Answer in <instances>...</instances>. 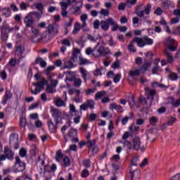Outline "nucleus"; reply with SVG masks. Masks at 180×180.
Wrapping results in <instances>:
<instances>
[{"label": "nucleus", "mask_w": 180, "mask_h": 180, "mask_svg": "<svg viewBox=\"0 0 180 180\" xmlns=\"http://www.w3.org/2000/svg\"><path fill=\"white\" fill-rule=\"evenodd\" d=\"M52 116L54 119V122L56 124H54V122H53V120H49L48 121V126L50 131V133H56L57 131V125L60 124V122H62L63 118V113L58 110H54L53 113L52 114Z\"/></svg>", "instance_id": "1"}, {"label": "nucleus", "mask_w": 180, "mask_h": 180, "mask_svg": "<svg viewBox=\"0 0 180 180\" xmlns=\"http://www.w3.org/2000/svg\"><path fill=\"white\" fill-rule=\"evenodd\" d=\"M146 91L148 92L146 98L141 97L139 98V101L142 105H143V106H146V108H151L153 101H154V96L157 94V91H155V89H148Z\"/></svg>", "instance_id": "2"}, {"label": "nucleus", "mask_w": 180, "mask_h": 180, "mask_svg": "<svg viewBox=\"0 0 180 180\" xmlns=\"http://www.w3.org/2000/svg\"><path fill=\"white\" fill-rule=\"evenodd\" d=\"M49 84V81H47L44 77L41 79V81H39L36 83H32L33 86H35L34 90H31V92L33 95H37V94H40L43 89H44V85H47Z\"/></svg>", "instance_id": "3"}, {"label": "nucleus", "mask_w": 180, "mask_h": 180, "mask_svg": "<svg viewBox=\"0 0 180 180\" xmlns=\"http://www.w3.org/2000/svg\"><path fill=\"white\" fill-rule=\"evenodd\" d=\"M25 169H26V163L22 162L19 156H16L15 164L12 167L13 172L18 174V172H23Z\"/></svg>", "instance_id": "4"}, {"label": "nucleus", "mask_w": 180, "mask_h": 180, "mask_svg": "<svg viewBox=\"0 0 180 180\" xmlns=\"http://www.w3.org/2000/svg\"><path fill=\"white\" fill-rule=\"evenodd\" d=\"M143 4H141L136 7L135 13L139 16V18H143L144 16V13L146 15H150V12H151V4H147L145 7L144 10L142 8Z\"/></svg>", "instance_id": "5"}, {"label": "nucleus", "mask_w": 180, "mask_h": 180, "mask_svg": "<svg viewBox=\"0 0 180 180\" xmlns=\"http://www.w3.org/2000/svg\"><path fill=\"white\" fill-rule=\"evenodd\" d=\"M132 148L136 150V151H139V150H141L142 152L146 151V146H141V139L139 137H136L133 139Z\"/></svg>", "instance_id": "6"}, {"label": "nucleus", "mask_w": 180, "mask_h": 180, "mask_svg": "<svg viewBox=\"0 0 180 180\" xmlns=\"http://www.w3.org/2000/svg\"><path fill=\"white\" fill-rule=\"evenodd\" d=\"M89 109H95V101L92 99H88L85 103L82 104L79 107L80 110H88Z\"/></svg>", "instance_id": "7"}, {"label": "nucleus", "mask_w": 180, "mask_h": 180, "mask_svg": "<svg viewBox=\"0 0 180 180\" xmlns=\"http://www.w3.org/2000/svg\"><path fill=\"white\" fill-rule=\"evenodd\" d=\"M141 172L138 168L134 169L133 167H130L129 172V179L130 180H140Z\"/></svg>", "instance_id": "8"}, {"label": "nucleus", "mask_w": 180, "mask_h": 180, "mask_svg": "<svg viewBox=\"0 0 180 180\" xmlns=\"http://www.w3.org/2000/svg\"><path fill=\"white\" fill-rule=\"evenodd\" d=\"M110 25H111V26H115V20H113L112 18H109L105 21L102 20L101 22L102 30H108Z\"/></svg>", "instance_id": "9"}, {"label": "nucleus", "mask_w": 180, "mask_h": 180, "mask_svg": "<svg viewBox=\"0 0 180 180\" xmlns=\"http://www.w3.org/2000/svg\"><path fill=\"white\" fill-rule=\"evenodd\" d=\"M97 53L98 57H101V56L106 57V56H111L112 51L108 47L100 46L97 50Z\"/></svg>", "instance_id": "10"}, {"label": "nucleus", "mask_w": 180, "mask_h": 180, "mask_svg": "<svg viewBox=\"0 0 180 180\" xmlns=\"http://www.w3.org/2000/svg\"><path fill=\"white\" fill-rule=\"evenodd\" d=\"M88 147L91 151V153H94V154H96L98 151H99V148H98V146H96V139H93L91 141H87Z\"/></svg>", "instance_id": "11"}, {"label": "nucleus", "mask_w": 180, "mask_h": 180, "mask_svg": "<svg viewBox=\"0 0 180 180\" xmlns=\"http://www.w3.org/2000/svg\"><path fill=\"white\" fill-rule=\"evenodd\" d=\"M76 66L77 65H75V61L70 58V59L68 60H63V66L62 67V70H71Z\"/></svg>", "instance_id": "12"}, {"label": "nucleus", "mask_w": 180, "mask_h": 180, "mask_svg": "<svg viewBox=\"0 0 180 180\" xmlns=\"http://www.w3.org/2000/svg\"><path fill=\"white\" fill-rule=\"evenodd\" d=\"M24 23L26 27H33L34 20H33V17L29 14L24 18Z\"/></svg>", "instance_id": "13"}, {"label": "nucleus", "mask_w": 180, "mask_h": 180, "mask_svg": "<svg viewBox=\"0 0 180 180\" xmlns=\"http://www.w3.org/2000/svg\"><path fill=\"white\" fill-rule=\"evenodd\" d=\"M134 43H136L138 47H144L146 46V42L144 41V37L140 38V37H135L132 39Z\"/></svg>", "instance_id": "14"}, {"label": "nucleus", "mask_w": 180, "mask_h": 180, "mask_svg": "<svg viewBox=\"0 0 180 180\" xmlns=\"http://www.w3.org/2000/svg\"><path fill=\"white\" fill-rule=\"evenodd\" d=\"M80 20L82 22V29H83L84 32H86V29H85V27H86V21L88 20V14L86 13L82 14L80 16Z\"/></svg>", "instance_id": "15"}, {"label": "nucleus", "mask_w": 180, "mask_h": 180, "mask_svg": "<svg viewBox=\"0 0 180 180\" xmlns=\"http://www.w3.org/2000/svg\"><path fill=\"white\" fill-rule=\"evenodd\" d=\"M0 30H1V33H4V32H13L14 28L9 27V25H8L6 22H3V24L1 25V27H0Z\"/></svg>", "instance_id": "16"}, {"label": "nucleus", "mask_w": 180, "mask_h": 180, "mask_svg": "<svg viewBox=\"0 0 180 180\" xmlns=\"http://www.w3.org/2000/svg\"><path fill=\"white\" fill-rule=\"evenodd\" d=\"M35 64H39L41 68H46V67H47V62H46V60H44L41 57L36 58Z\"/></svg>", "instance_id": "17"}, {"label": "nucleus", "mask_w": 180, "mask_h": 180, "mask_svg": "<svg viewBox=\"0 0 180 180\" xmlns=\"http://www.w3.org/2000/svg\"><path fill=\"white\" fill-rule=\"evenodd\" d=\"M4 154L6 158H8V160H13L14 153L12 151V150H11L9 148H4Z\"/></svg>", "instance_id": "18"}, {"label": "nucleus", "mask_w": 180, "mask_h": 180, "mask_svg": "<svg viewBox=\"0 0 180 180\" xmlns=\"http://www.w3.org/2000/svg\"><path fill=\"white\" fill-rule=\"evenodd\" d=\"M151 67V63L149 61H145V63L139 68L141 72H146L148 71V68Z\"/></svg>", "instance_id": "19"}, {"label": "nucleus", "mask_w": 180, "mask_h": 180, "mask_svg": "<svg viewBox=\"0 0 180 180\" xmlns=\"http://www.w3.org/2000/svg\"><path fill=\"white\" fill-rule=\"evenodd\" d=\"M47 29L49 34L55 35L57 34V33H58V28H57V27H55L53 25H49Z\"/></svg>", "instance_id": "20"}, {"label": "nucleus", "mask_w": 180, "mask_h": 180, "mask_svg": "<svg viewBox=\"0 0 180 180\" xmlns=\"http://www.w3.org/2000/svg\"><path fill=\"white\" fill-rule=\"evenodd\" d=\"M110 106V109H115V110H117V112H119L120 113H122L124 110H123V107L116 104L115 103H111Z\"/></svg>", "instance_id": "21"}, {"label": "nucleus", "mask_w": 180, "mask_h": 180, "mask_svg": "<svg viewBox=\"0 0 180 180\" xmlns=\"http://www.w3.org/2000/svg\"><path fill=\"white\" fill-rule=\"evenodd\" d=\"M2 15L5 18H9L12 15V12L9 8H4L1 10Z\"/></svg>", "instance_id": "22"}, {"label": "nucleus", "mask_w": 180, "mask_h": 180, "mask_svg": "<svg viewBox=\"0 0 180 180\" xmlns=\"http://www.w3.org/2000/svg\"><path fill=\"white\" fill-rule=\"evenodd\" d=\"M147 134V140H152V141H154L155 140V132L153 130H148L146 132Z\"/></svg>", "instance_id": "23"}, {"label": "nucleus", "mask_w": 180, "mask_h": 180, "mask_svg": "<svg viewBox=\"0 0 180 180\" xmlns=\"http://www.w3.org/2000/svg\"><path fill=\"white\" fill-rule=\"evenodd\" d=\"M80 51L78 49H75L72 52V56L70 58L71 59L74 60L75 62L78 60V57L80 54Z\"/></svg>", "instance_id": "24"}, {"label": "nucleus", "mask_w": 180, "mask_h": 180, "mask_svg": "<svg viewBox=\"0 0 180 180\" xmlns=\"http://www.w3.org/2000/svg\"><path fill=\"white\" fill-rule=\"evenodd\" d=\"M66 74V80L70 81V82L74 81V78H75V75L71 72V71H68L65 72Z\"/></svg>", "instance_id": "25"}, {"label": "nucleus", "mask_w": 180, "mask_h": 180, "mask_svg": "<svg viewBox=\"0 0 180 180\" xmlns=\"http://www.w3.org/2000/svg\"><path fill=\"white\" fill-rule=\"evenodd\" d=\"M164 53L167 58L168 63H174V56L169 53V50L165 49Z\"/></svg>", "instance_id": "26"}, {"label": "nucleus", "mask_w": 180, "mask_h": 180, "mask_svg": "<svg viewBox=\"0 0 180 180\" xmlns=\"http://www.w3.org/2000/svg\"><path fill=\"white\" fill-rule=\"evenodd\" d=\"M167 78L170 79V81H178L179 76L178 74L174 72H170L167 75Z\"/></svg>", "instance_id": "27"}, {"label": "nucleus", "mask_w": 180, "mask_h": 180, "mask_svg": "<svg viewBox=\"0 0 180 180\" xmlns=\"http://www.w3.org/2000/svg\"><path fill=\"white\" fill-rule=\"evenodd\" d=\"M34 6H35L36 9L39 11L41 15H44V12L43 11H44V6H43L42 3H35Z\"/></svg>", "instance_id": "28"}, {"label": "nucleus", "mask_w": 180, "mask_h": 180, "mask_svg": "<svg viewBox=\"0 0 180 180\" xmlns=\"http://www.w3.org/2000/svg\"><path fill=\"white\" fill-rule=\"evenodd\" d=\"M133 117H134V115L133 114V112H129V117L127 116L122 119V124L124 126L127 124V122H129V120H131V119H133Z\"/></svg>", "instance_id": "29"}, {"label": "nucleus", "mask_w": 180, "mask_h": 180, "mask_svg": "<svg viewBox=\"0 0 180 180\" xmlns=\"http://www.w3.org/2000/svg\"><path fill=\"white\" fill-rule=\"evenodd\" d=\"M172 5H173L172 1L169 0L163 1L162 2V7L164 8L165 9H168V8H169V6H172Z\"/></svg>", "instance_id": "30"}, {"label": "nucleus", "mask_w": 180, "mask_h": 180, "mask_svg": "<svg viewBox=\"0 0 180 180\" xmlns=\"http://www.w3.org/2000/svg\"><path fill=\"white\" fill-rule=\"evenodd\" d=\"M68 136L70 139H73L74 137H77V136H78V131L77 129H71L68 132Z\"/></svg>", "instance_id": "31"}, {"label": "nucleus", "mask_w": 180, "mask_h": 180, "mask_svg": "<svg viewBox=\"0 0 180 180\" xmlns=\"http://www.w3.org/2000/svg\"><path fill=\"white\" fill-rule=\"evenodd\" d=\"M128 50L130 53H136L137 51V49L134 46V42L133 41H131L128 45Z\"/></svg>", "instance_id": "32"}, {"label": "nucleus", "mask_w": 180, "mask_h": 180, "mask_svg": "<svg viewBox=\"0 0 180 180\" xmlns=\"http://www.w3.org/2000/svg\"><path fill=\"white\" fill-rule=\"evenodd\" d=\"M146 46H153L154 44V40L148 37H143Z\"/></svg>", "instance_id": "33"}, {"label": "nucleus", "mask_w": 180, "mask_h": 180, "mask_svg": "<svg viewBox=\"0 0 180 180\" xmlns=\"http://www.w3.org/2000/svg\"><path fill=\"white\" fill-rule=\"evenodd\" d=\"M63 157H64V155H63V152L61 151V150H58L56 154V161L58 162H60L61 160H63Z\"/></svg>", "instance_id": "34"}, {"label": "nucleus", "mask_w": 180, "mask_h": 180, "mask_svg": "<svg viewBox=\"0 0 180 180\" xmlns=\"http://www.w3.org/2000/svg\"><path fill=\"white\" fill-rule=\"evenodd\" d=\"M56 69V67L54 65L49 66L47 68H46L44 71V74L47 75V77H50V73L51 71H53V70Z\"/></svg>", "instance_id": "35"}, {"label": "nucleus", "mask_w": 180, "mask_h": 180, "mask_svg": "<svg viewBox=\"0 0 180 180\" xmlns=\"http://www.w3.org/2000/svg\"><path fill=\"white\" fill-rule=\"evenodd\" d=\"M55 105H56V106H58V108H61V106H65V102H64V101H63V99L59 98L55 101Z\"/></svg>", "instance_id": "36"}, {"label": "nucleus", "mask_w": 180, "mask_h": 180, "mask_svg": "<svg viewBox=\"0 0 180 180\" xmlns=\"http://www.w3.org/2000/svg\"><path fill=\"white\" fill-rule=\"evenodd\" d=\"M79 72L82 74V77L84 81H86V76L88 75V71L83 67L79 68Z\"/></svg>", "instance_id": "37"}, {"label": "nucleus", "mask_w": 180, "mask_h": 180, "mask_svg": "<svg viewBox=\"0 0 180 180\" xmlns=\"http://www.w3.org/2000/svg\"><path fill=\"white\" fill-rule=\"evenodd\" d=\"M139 162L140 160H139V157H135L131 160V166L129 168H133V167H137L139 165Z\"/></svg>", "instance_id": "38"}, {"label": "nucleus", "mask_w": 180, "mask_h": 180, "mask_svg": "<svg viewBox=\"0 0 180 180\" xmlns=\"http://www.w3.org/2000/svg\"><path fill=\"white\" fill-rule=\"evenodd\" d=\"M72 81H73L74 86H76L77 88H79V86H81L82 84V80L79 78L75 77Z\"/></svg>", "instance_id": "39"}, {"label": "nucleus", "mask_w": 180, "mask_h": 180, "mask_svg": "<svg viewBox=\"0 0 180 180\" xmlns=\"http://www.w3.org/2000/svg\"><path fill=\"white\" fill-rule=\"evenodd\" d=\"M47 87L46 89V92H47V94H54V92H56V89H54V86H52L51 84H46Z\"/></svg>", "instance_id": "40"}, {"label": "nucleus", "mask_w": 180, "mask_h": 180, "mask_svg": "<svg viewBox=\"0 0 180 180\" xmlns=\"http://www.w3.org/2000/svg\"><path fill=\"white\" fill-rule=\"evenodd\" d=\"M122 143L124 147L125 148H127V150H131V148H133V145L131 144V142H130L129 141H124Z\"/></svg>", "instance_id": "41"}, {"label": "nucleus", "mask_w": 180, "mask_h": 180, "mask_svg": "<svg viewBox=\"0 0 180 180\" xmlns=\"http://www.w3.org/2000/svg\"><path fill=\"white\" fill-rule=\"evenodd\" d=\"M81 30V25H79V22H76L72 31L73 34H77L78 32Z\"/></svg>", "instance_id": "42"}, {"label": "nucleus", "mask_w": 180, "mask_h": 180, "mask_svg": "<svg viewBox=\"0 0 180 180\" xmlns=\"http://www.w3.org/2000/svg\"><path fill=\"white\" fill-rule=\"evenodd\" d=\"M106 94L105 91H98L95 95V100L98 101V99H101L102 96H103Z\"/></svg>", "instance_id": "43"}, {"label": "nucleus", "mask_w": 180, "mask_h": 180, "mask_svg": "<svg viewBox=\"0 0 180 180\" xmlns=\"http://www.w3.org/2000/svg\"><path fill=\"white\" fill-rule=\"evenodd\" d=\"M30 15L33 18V16H34L37 19H41V15H43V14H41V13H39V12H37V11H33V12H31L30 13Z\"/></svg>", "instance_id": "44"}, {"label": "nucleus", "mask_w": 180, "mask_h": 180, "mask_svg": "<svg viewBox=\"0 0 180 180\" xmlns=\"http://www.w3.org/2000/svg\"><path fill=\"white\" fill-rule=\"evenodd\" d=\"M86 41L84 39V36L81 37L77 41V44L79 45L80 47H85V42Z\"/></svg>", "instance_id": "45"}, {"label": "nucleus", "mask_w": 180, "mask_h": 180, "mask_svg": "<svg viewBox=\"0 0 180 180\" xmlns=\"http://www.w3.org/2000/svg\"><path fill=\"white\" fill-rule=\"evenodd\" d=\"M79 65H86L89 63V60L88 59H85L84 58H79Z\"/></svg>", "instance_id": "46"}, {"label": "nucleus", "mask_w": 180, "mask_h": 180, "mask_svg": "<svg viewBox=\"0 0 180 180\" xmlns=\"http://www.w3.org/2000/svg\"><path fill=\"white\" fill-rule=\"evenodd\" d=\"M81 176L82 178H88V176H89V171L88 169H84L82 170Z\"/></svg>", "instance_id": "47"}, {"label": "nucleus", "mask_w": 180, "mask_h": 180, "mask_svg": "<svg viewBox=\"0 0 180 180\" xmlns=\"http://www.w3.org/2000/svg\"><path fill=\"white\" fill-rule=\"evenodd\" d=\"M129 75L130 77H134V75H140V70L136 69L135 70H131L129 71Z\"/></svg>", "instance_id": "48"}, {"label": "nucleus", "mask_w": 180, "mask_h": 180, "mask_svg": "<svg viewBox=\"0 0 180 180\" xmlns=\"http://www.w3.org/2000/svg\"><path fill=\"white\" fill-rule=\"evenodd\" d=\"M20 126L24 129L26 127V117H22L20 120Z\"/></svg>", "instance_id": "49"}, {"label": "nucleus", "mask_w": 180, "mask_h": 180, "mask_svg": "<svg viewBox=\"0 0 180 180\" xmlns=\"http://www.w3.org/2000/svg\"><path fill=\"white\" fill-rule=\"evenodd\" d=\"M60 5L61 6L62 11H67V9L68 8V6H70L69 4H68L67 2H60Z\"/></svg>", "instance_id": "50"}, {"label": "nucleus", "mask_w": 180, "mask_h": 180, "mask_svg": "<svg viewBox=\"0 0 180 180\" xmlns=\"http://www.w3.org/2000/svg\"><path fill=\"white\" fill-rule=\"evenodd\" d=\"M83 165L85 168H90L91 167V160L86 159L83 161Z\"/></svg>", "instance_id": "51"}, {"label": "nucleus", "mask_w": 180, "mask_h": 180, "mask_svg": "<svg viewBox=\"0 0 180 180\" xmlns=\"http://www.w3.org/2000/svg\"><path fill=\"white\" fill-rule=\"evenodd\" d=\"M81 9H82V4L81 6H77L75 8L74 14L75 15H81Z\"/></svg>", "instance_id": "52"}, {"label": "nucleus", "mask_w": 180, "mask_h": 180, "mask_svg": "<svg viewBox=\"0 0 180 180\" xmlns=\"http://www.w3.org/2000/svg\"><path fill=\"white\" fill-rule=\"evenodd\" d=\"M61 44L63 46H67L68 47H71V42L67 39H63L61 41Z\"/></svg>", "instance_id": "53"}, {"label": "nucleus", "mask_w": 180, "mask_h": 180, "mask_svg": "<svg viewBox=\"0 0 180 180\" xmlns=\"http://www.w3.org/2000/svg\"><path fill=\"white\" fill-rule=\"evenodd\" d=\"M100 13L103 16H109V10L101 8Z\"/></svg>", "instance_id": "54"}, {"label": "nucleus", "mask_w": 180, "mask_h": 180, "mask_svg": "<svg viewBox=\"0 0 180 180\" xmlns=\"http://www.w3.org/2000/svg\"><path fill=\"white\" fill-rule=\"evenodd\" d=\"M162 12H164V11H162V8L158 7L157 8L156 11H154V13L158 16H161V15H162Z\"/></svg>", "instance_id": "55"}, {"label": "nucleus", "mask_w": 180, "mask_h": 180, "mask_svg": "<svg viewBox=\"0 0 180 180\" xmlns=\"http://www.w3.org/2000/svg\"><path fill=\"white\" fill-rule=\"evenodd\" d=\"M100 25L101 22H99V20H95L93 23L94 29H95V30L99 29Z\"/></svg>", "instance_id": "56"}, {"label": "nucleus", "mask_w": 180, "mask_h": 180, "mask_svg": "<svg viewBox=\"0 0 180 180\" xmlns=\"http://www.w3.org/2000/svg\"><path fill=\"white\" fill-rule=\"evenodd\" d=\"M27 153V150L25 148H22L20 150L19 154L20 155V157H26V154Z\"/></svg>", "instance_id": "57"}, {"label": "nucleus", "mask_w": 180, "mask_h": 180, "mask_svg": "<svg viewBox=\"0 0 180 180\" xmlns=\"http://www.w3.org/2000/svg\"><path fill=\"white\" fill-rule=\"evenodd\" d=\"M16 51L20 53V54H23V53H25V48L22 46H18L16 47Z\"/></svg>", "instance_id": "58"}, {"label": "nucleus", "mask_w": 180, "mask_h": 180, "mask_svg": "<svg viewBox=\"0 0 180 180\" xmlns=\"http://www.w3.org/2000/svg\"><path fill=\"white\" fill-rule=\"evenodd\" d=\"M4 98H6V99H11L12 98V92H11V90H7L6 91Z\"/></svg>", "instance_id": "59"}, {"label": "nucleus", "mask_w": 180, "mask_h": 180, "mask_svg": "<svg viewBox=\"0 0 180 180\" xmlns=\"http://www.w3.org/2000/svg\"><path fill=\"white\" fill-rule=\"evenodd\" d=\"M63 162H64V167H70V158L68 157H65L63 159Z\"/></svg>", "instance_id": "60"}, {"label": "nucleus", "mask_w": 180, "mask_h": 180, "mask_svg": "<svg viewBox=\"0 0 180 180\" xmlns=\"http://www.w3.org/2000/svg\"><path fill=\"white\" fill-rule=\"evenodd\" d=\"M158 120L156 117H152L150 119V124H151L152 126H155V123H157Z\"/></svg>", "instance_id": "61"}, {"label": "nucleus", "mask_w": 180, "mask_h": 180, "mask_svg": "<svg viewBox=\"0 0 180 180\" xmlns=\"http://www.w3.org/2000/svg\"><path fill=\"white\" fill-rule=\"evenodd\" d=\"M96 91V88L89 89L86 91V95L89 96L91 94H94Z\"/></svg>", "instance_id": "62"}, {"label": "nucleus", "mask_w": 180, "mask_h": 180, "mask_svg": "<svg viewBox=\"0 0 180 180\" xmlns=\"http://www.w3.org/2000/svg\"><path fill=\"white\" fill-rule=\"evenodd\" d=\"M1 39L3 41H6L8 40V32H1Z\"/></svg>", "instance_id": "63"}, {"label": "nucleus", "mask_w": 180, "mask_h": 180, "mask_svg": "<svg viewBox=\"0 0 180 180\" xmlns=\"http://www.w3.org/2000/svg\"><path fill=\"white\" fill-rule=\"evenodd\" d=\"M170 180H180V173H178L173 176Z\"/></svg>", "instance_id": "64"}]
</instances>
